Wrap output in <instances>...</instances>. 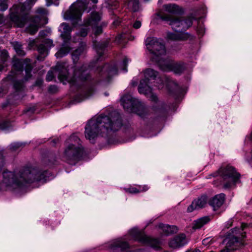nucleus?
Returning a JSON list of instances; mask_svg holds the SVG:
<instances>
[{
  "label": "nucleus",
  "mask_w": 252,
  "mask_h": 252,
  "mask_svg": "<svg viewBox=\"0 0 252 252\" xmlns=\"http://www.w3.org/2000/svg\"><path fill=\"white\" fill-rule=\"evenodd\" d=\"M4 164V157L0 152V175ZM51 175V173L47 170L32 166H24L14 172L5 170L2 172V180L0 176V190L6 187H20L25 183H45L49 179Z\"/></svg>",
  "instance_id": "obj_1"
},
{
  "label": "nucleus",
  "mask_w": 252,
  "mask_h": 252,
  "mask_svg": "<svg viewBox=\"0 0 252 252\" xmlns=\"http://www.w3.org/2000/svg\"><path fill=\"white\" fill-rule=\"evenodd\" d=\"M122 126L120 114L113 111L108 116L100 115L89 120L85 126V137L94 143L99 133L107 135L110 132L119 130Z\"/></svg>",
  "instance_id": "obj_2"
},
{
  "label": "nucleus",
  "mask_w": 252,
  "mask_h": 252,
  "mask_svg": "<svg viewBox=\"0 0 252 252\" xmlns=\"http://www.w3.org/2000/svg\"><path fill=\"white\" fill-rule=\"evenodd\" d=\"M54 69L58 73L59 79L64 84L68 82L72 85H79L91 80V76L86 65L75 68L72 76L69 75L65 63H58Z\"/></svg>",
  "instance_id": "obj_3"
},
{
  "label": "nucleus",
  "mask_w": 252,
  "mask_h": 252,
  "mask_svg": "<svg viewBox=\"0 0 252 252\" xmlns=\"http://www.w3.org/2000/svg\"><path fill=\"white\" fill-rule=\"evenodd\" d=\"M158 72L151 68H148L144 71V78L141 80L138 86V92L140 94H151V101L157 103L158 97L155 94L152 93V88L150 84L155 83L154 86L158 89L164 87V80L160 77H158Z\"/></svg>",
  "instance_id": "obj_4"
},
{
  "label": "nucleus",
  "mask_w": 252,
  "mask_h": 252,
  "mask_svg": "<svg viewBox=\"0 0 252 252\" xmlns=\"http://www.w3.org/2000/svg\"><path fill=\"white\" fill-rule=\"evenodd\" d=\"M80 141L76 135H71L67 141L68 144L64 149L63 158L70 164H75L83 157L84 151Z\"/></svg>",
  "instance_id": "obj_5"
},
{
  "label": "nucleus",
  "mask_w": 252,
  "mask_h": 252,
  "mask_svg": "<svg viewBox=\"0 0 252 252\" xmlns=\"http://www.w3.org/2000/svg\"><path fill=\"white\" fill-rule=\"evenodd\" d=\"M209 176L214 177L219 176L221 179L220 183H217L216 181H214L213 184L218 186L222 182H225L223 188L228 189L235 185L240 178V174L236 171L234 167L228 165L225 167H220L218 171Z\"/></svg>",
  "instance_id": "obj_6"
},
{
  "label": "nucleus",
  "mask_w": 252,
  "mask_h": 252,
  "mask_svg": "<svg viewBox=\"0 0 252 252\" xmlns=\"http://www.w3.org/2000/svg\"><path fill=\"white\" fill-rule=\"evenodd\" d=\"M121 101L124 108L128 112L135 113L141 117H144L147 113V109L144 103L129 94L124 95Z\"/></svg>",
  "instance_id": "obj_7"
},
{
  "label": "nucleus",
  "mask_w": 252,
  "mask_h": 252,
  "mask_svg": "<svg viewBox=\"0 0 252 252\" xmlns=\"http://www.w3.org/2000/svg\"><path fill=\"white\" fill-rule=\"evenodd\" d=\"M10 22L9 27L15 28H23L29 21H33L29 15V13L25 10H22L20 6H13L9 14Z\"/></svg>",
  "instance_id": "obj_8"
},
{
  "label": "nucleus",
  "mask_w": 252,
  "mask_h": 252,
  "mask_svg": "<svg viewBox=\"0 0 252 252\" xmlns=\"http://www.w3.org/2000/svg\"><path fill=\"white\" fill-rule=\"evenodd\" d=\"M246 237L243 228L235 227L227 236L226 246L234 251L243 245V239Z\"/></svg>",
  "instance_id": "obj_9"
},
{
  "label": "nucleus",
  "mask_w": 252,
  "mask_h": 252,
  "mask_svg": "<svg viewBox=\"0 0 252 252\" xmlns=\"http://www.w3.org/2000/svg\"><path fill=\"white\" fill-rule=\"evenodd\" d=\"M130 234L136 241L145 245L149 246L156 250L161 249L162 242L159 239L148 237L136 228L132 229L130 231Z\"/></svg>",
  "instance_id": "obj_10"
},
{
  "label": "nucleus",
  "mask_w": 252,
  "mask_h": 252,
  "mask_svg": "<svg viewBox=\"0 0 252 252\" xmlns=\"http://www.w3.org/2000/svg\"><path fill=\"white\" fill-rule=\"evenodd\" d=\"M146 42L147 48L151 53L157 56L165 54V47L162 40L154 37H148Z\"/></svg>",
  "instance_id": "obj_11"
},
{
  "label": "nucleus",
  "mask_w": 252,
  "mask_h": 252,
  "mask_svg": "<svg viewBox=\"0 0 252 252\" xmlns=\"http://www.w3.org/2000/svg\"><path fill=\"white\" fill-rule=\"evenodd\" d=\"M101 19V16L99 12L93 11L84 21L85 26H91L92 28L94 34L95 36L100 35L103 32L102 24L98 26Z\"/></svg>",
  "instance_id": "obj_12"
},
{
  "label": "nucleus",
  "mask_w": 252,
  "mask_h": 252,
  "mask_svg": "<svg viewBox=\"0 0 252 252\" xmlns=\"http://www.w3.org/2000/svg\"><path fill=\"white\" fill-rule=\"evenodd\" d=\"M208 203V196L205 194H201L194 199L187 208V212L191 213L196 210L204 208Z\"/></svg>",
  "instance_id": "obj_13"
},
{
  "label": "nucleus",
  "mask_w": 252,
  "mask_h": 252,
  "mask_svg": "<svg viewBox=\"0 0 252 252\" xmlns=\"http://www.w3.org/2000/svg\"><path fill=\"white\" fill-rule=\"evenodd\" d=\"M186 68V64L183 62H170L160 66V68L164 71H172L178 74H182Z\"/></svg>",
  "instance_id": "obj_14"
},
{
  "label": "nucleus",
  "mask_w": 252,
  "mask_h": 252,
  "mask_svg": "<svg viewBox=\"0 0 252 252\" xmlns=\"http://www.w3.org/2000/svg\"><path fill=\"white\" fill-rule=\"evenodd\" d=\"M97 70L102 77V79H108L111 76L117 73V68L116 65L109 63H106L103 66L98 67Z\"/></svg>",
  "instance_id": "obj_15"
},
{
  "label": "nucleus",
  "mask_w": 252,
  "mask_h": 252,
  "mask_svg": "<svg viewBox=\"0 0 252 252\" xmlns=\"http://www.w3.org/2000/svg\"><path fill=\"white\" fill-rule=\"evenodd\" d=\"M158 16L162 20L169 22V24L171 26L174 31L176 32H181V19L174 18L171 15L166 13L159 14Z\"/></svg>",
  "instance_id": "obj_16"
},
{
  "label": "nucleus",
  "mask_w": 252,
  "mask_h": 252,
  "mask_svg": "<svg viewBox=\"0 0 252 252\" xmlns=\"http://www.w3.org/2000/svg\"><path fill=\"white\" fill-rule=\"evenodd\" d=\"M112 249L114 251L121 252H140L139 250H130L129 245L122 239L117 240L111 245Z\"/></svg>",
  "instance_id": "obj_17"
},
{
  "label": "nucleus",
  "mask_w": 252,
  "mask_h": 252,
  "mask_svg": "<svg viewBox=\"0 0 252 252\" xmlns=\"http://www.w3.org/2000/svg\"><path fill=\"white\" fill-rule=\"evenodd\" d=\"M170 107L164 102L153 106V110L157 119H164Z\"/></svg>",
  "instance_id": "obj_18"
},
{
  "label": "nucleus",
  "mask_w": 252,
  "mask_h": 252,
  "mask_svg": "<svg viewBox=\"0 0 252 252\" xmlns=\"http://www.w3.org/2000/svg\"><path fill=\"white\" fill-rule=\"evenodd\" d=\"M166 87L171 94L177 95L181 92V88L176 82L169 77L165 76L164 78Z\"/></svg>",
  "instance_id": "obj_19"
},
{
  "label": "nucleus",
  "mask_w": 252,
  "mask_h": 252,
  "mask_svg": "<svg viewBox=\"0 0 252 252\" xmlns=\"http://www.w3.org/2000/svg\"><path fill=\"white\" fill-rule=\"evenodd\" d=\"M109 39L104 40L100 42H94V47L95 48L97 54L96 62L102 60L105 50L109 45Z\"/></svg>",
  "instance_id": "obj_20"
},
{
  "label": "nucleus",
  "mask_w": 252,
  "mask_h": 252,
  "mask_svg": "<svg viewBox=\"0 0 252 252\" xmlns=\"http://www.w3.org/2000/svg\"><path fill=\"white\" fill-rule=\"evenodd\" d=\"M225 197V195L223 193L217 194L209 200L208 199V204L214 211L217 210L224 203Z\"/></svg>",
  "instance_id": "obj_21"
},
{
  "label": "nucleus",
  "mask_w": 252,
  "mask_h": 252,
  "mask_svg": "<svg viewBox=\"0 0 252 252\" xmlns=\"http://www.w3.org/2000/svg\"><path fill=\"white\" fill-rule=\"evenodd\" d=\"M167 38L173 41H186L192 39L193 35L188 32H177V33L168 32L167 34Z\"/></svg>",
  "instance_id": "obj_22"
},
{
  "label": "nucleus",
  "mask_w": 252,
  "mask_h": 252,
  "mask_svg": "<svg viewBox=\"0 0 252 252\" xmlns=\"http://www.w3.org/2000/svg\"><path fill=\"white\" fill-rule=\"evenodd\" d=\"M81 15V11L79 9L75 8L70 11H66L65 13L64 18L66 20L77 23L80 18Z\"/></svg>",
  "instance_id": "obj_23"
},
{
  "label": "nucleus",
  "mask_w": 252,
  "mask_h": 252,
  "mask_svg": "<svg viewBox=\"0 0 252 252\" xmlns=\"http://www.w3.org/2000/svg\"><path fill=\"white\" fill-rule=\"evenodd\" d=\"M186 236L184 234L178 235L171 240L169 243L172 248H177L183 246L186 244Z\"/></svg>",
  "instance_id": "obj_24"
},
{
  "label": "nucleus",
  "mask_w": 252,
  "mask_h": 252,
  "mask_svg": "<svg viewBox=\"0 0 252 252\" xmlns=\"http://www.w3.org/2000/svg\"><path fill=\"white\" fill-rule=\"evenodd\" d=\"M59 31L61 32V36L64 40H69L70 38V32L71 28L66 23H63L60 27Z\"/></svg>",
  "instance_id": "obj_25"
},
{
  "label": "nucleus",
  "mask_w": 252,
  "mask_h": 252,
  "mask_svg": "<svg viewBox=\"0 0 252 252\" xmlns=\"http://www.w3.org/2000/svg\"><path fill=\"white\" fill-rule=\"evenodd\" d=\"M158 226V228L161 229L162 231V232L160 233L166 236L176 233L178 231L177 226L175 225H169L168 224L159 223Z\"/></svg>",
  "instance_id": "obj_26"
},
{
  "label": "nucleus",
  "mask_w": 252,
  "mask_h": 252,
  "mask_svg": "<svg viewBox=\"0 0 252 252\" xmlns=\"http://www.w3.org/2000/svg\"><path fill=\"white\" fill-rule=\"evenodd\" d=\"M165 10L172 14H181L183 13L182 8L175 4H167L163 5Z\"/></svg>",
  "instance_id": "obj_27"
},
{
  "label": "nucleus",
  "mask_w": 252,
  "mask_h": 252,
  "mask_svg": "<svg viewBox=\"0 0 252 252\" xmlns=\"http://www.w3.org/2000/svg\"><path fill=\"white\" fill-rule=\"evenodd\" d=\"M210 219L208 216H204L194 220L192 223V229L194 230L200 229L203 225L208 223Z\"/></svg>",
  "instance_id": "obj_28"
},
{
  "label": "nucleus",
  "mask_w": 252,
  "mask_h": 252,
  "mask_svg": "<svg viewBox=\"0 0 252 252\" xmlns=\"http://www.w3.org/2000/svg\"><path fill=\"white\" fill-rule=\"evenodd\" d=\"M24 62L26 63L25 66V75L24 77V80L25 81H28L32 77V71L33 69V66L30 63L31 60L28 58H26L24 60Z\"/></svg>",
  "instance_id": "obj_29"
},
{
  "label": "nucleus",
  "mask_w": 252,
  "mask_h": 252,
  "mask_svg": "<svg viewBox=\"0 0 252 252\" xmlns=\"http://www.w3.org/2000/svg\"><path fill=\"white\" fill-rule=\"evenodd\" d=\"M32 18L33 19H35L33 21L29 20V21H31L33 23L30 24L26 28V31L29 32L31 34L33 35L38 30V27L36 24V22L37 21L38 17H32Z\"/></svg>",
  "instance_id": "obj_30"
},
{
  "label": "nucleus",
  "mask_w": 252,
  "mask_h": 252,
  "mask_svg": "<svg viewBox=\"0 0 252 252\" xmlns=\"http://www.w3.org/2000/svg\"><path fill=\"white\" fill-rule=\"evenodd\" d=\"M44 163L47 166H51L56 164L57 157L54 153H50L43 158Z\"/></svg>",
  "instance_id": "obj_31"
},
{
  "label": "nucleus",
  "mask_w": 252,
  "mask_h": 252,
  "mask_svg": "<svg viewBox=\"0 0 252 252\" xmlns=\"http://www.w3.org/2000/svg\"><path fill=\"white\" fill-rule=\"evenodd\" d=\"M85 45H81L72 53V59L74 64L77 63L79 56L83 53L85 50Z\"/></svg>",
  "instance_id": "obj_32"
},
{
  "label": "nucleus",
  "mask_w": 252,
  "mask_h": 252,
  "mask_svg": "<svg viewBox=\"0 0 252 252\" xmlns=\"http://www.w3.org/2000/svg\"><path fill=\"white\" fill-rule=\"evenodd\" d=\"M37 51L39 55L37 56V60L39 61H44L47 54V47L44 44H40L37 47Z\"/></svg>",
  "instance_id": "obj_33"
},
{
  "label": "nucleus",
  "mask_w": 252,
  "mask_h": 252,
  "mask_svg": "<svg viewBox=\"0 0 252 252\" xmlns=\"http://www.w3.org/2000/svg\"><path fill=\"white\" fill-rule=\"evenodd\" d=\"M181 32H184V31H186L188 28L192 26V19L191 18L181 19Z\"/></svg>",
  "instance_id": "obj_34"
},
{
  "label": "nucleus",
  "mask_w": 252,
  "mask_h": 252,
  "mask_svg": "<svg viewBox=\"0 0 252 252\" xmlns=\"http://www.w3.org/2000/svg\"><path fill=\"white\" fill-rule=\"evenodd\" d=\"M26 64L24 60L15 59L12 61L13 68L17 71H23L24 65Z\"/></svg>",
  "instance_id": "obj_35"
},
{
  "label": "nucleus",
  "mask_w": 252,
  "mask_h": 252,
  "mask_svg": "<svg viewBox=\"0 0 252 252\" xmlns=\"http://www.w3.org/2000/svg\"><path fill=\"white\" fill-rule=\"evenodd\" d=\"M13 47L16 51L17 54L20 56H24L26 55L25 52L24 51L22 44L15 41L12 43Z\"/></svg>",
  "instance_id": "obj_36"
},
{
  "label": "nucleus",
  "mask_w": 252,
  "mask_h": 252,
  "mask_svg": "<svg viewBox=\"0 0 252 252\" xmlns=\"http://www.w3.org/2000/svg\"><path fill=\"white\" fill-rule=\"evenodd\" d=\"M37 0H26L20 6L22 10H25L29 13V11Z\"/></svg>",
  "instance_id": "obj_37"
},
{
  "label": "nucleus",
  "mask_w": 252,
  "mask_h": 252,
  "mask_svg": "<svg viewBox=\"0 0 252 252\" xmlns=\"http://www.w3.org/2000/svg\"><path fill=\"white\" fill-rule=\"evenodd\" d=\"M70 51V48L67 46L62 47L55 54L57 58H61L66 56Z\"/></svg>",
  "instance_id": "obj_38"
},
{
  "label": "nucleus",
  "mask_w": 252,
  "mask_h": 252,
  "mask_svg": "<svg viewBox=\"0 0 252 252\" xmlns=\"http://www.w3.org/2000/svg\"><path fill=\"white\" fill-rule=\"evenodd\" d=\"M11 126V122L8 119L0 120V129L4 130Z\"/></svg>",
  "instance_id": "obj_39"
},
{
  "label": "nucleus",
  "mask_w": 252,
  "mask_h": 252,
  "mask_svg": "<svg viewBox=\"0 0 252 252\" xmlns=\"http://www.w3.org/2000/svg\"><path fill=\"white\" fill-rule=\"evenodd\" d=\"M131 10L133 12L138 11L139 9V2L138 0H132L129 2Z\"/></svg>",
  "instance_id": "obj_40"
},
{
  "label": "nucleus",
  "mask_w": 252,
  "mask_h": 252,
  "mask_svg": "<svg viewBox=\"0 0 252 252\" xmlns=\"http://www.w3.org/2000/svg\"><path fill=\"white\" fill-rule=\"evenodd\" d=\"M94 91V87L93 86H89L83 92L82 95L84 97L87 98L91 96Z\"/></svg>",
  "instance_id": "obj_41"
},
{
  "label": "nucleus",
  "mask_w": 252,
  "mask_h": 252,
  "mask_svg": "<svg viewBox=\"0 0 252 252\" xmlns=\"http://www.w3.org/2000/svg\"><path fill=\"white\" fill-rule=\"evenodd\" d=\"M23 80H16L14 82L13 87L17 91H20L24 87Z\"/></svg>",
  "instance_id": "obj_42"
},
{
  "label": "nucleus",
  "mask_w": 252,
  "mask_h": 252,
  "mask_svg": "<svg viewBox=\"0 0 252 252\" xmlns=\"http://www.w3.org/2000/svg\"><path fill=\"white\" fill-rule=\"evenodd\" d=\"M85 26V27L81 28L80 29L77 33L78 35L83 37L87 35L89 31V28H87L88 26Z\"/></svg>",
  "instance_id": "obj_43"
},
{
  "label": "nucleus",
  "mask_w": 252,
  "mask_h": 252,
  "mask_svg": "<svg viewBox=\"0 0 252 252\" xmlns=\"http://www.w3.org/2000/svg\"><path fill=\"white\" fill-rule=\"evenodd\" d=\"M8 57V52L6 50L1 51L0 53V62L4 63L6 61Z\"/></svg>",
  "instance_id": "obj_44"
},
{
  "label": "nucleus",
  "mask_w": 252,
  "mask_h": 252,
  "mask_svg": "<svg viewBox=\"0 0 252 252\" xmlns=\"http://www.w3.org/2000/svg\"><path fill=\"white\" fill-rule=\"evenodd\" d=\"M22 146V143H20L19 142L13 143L10 145V149L12 151H16L18 150Z\"/></svg>",
  "instance_id": "obj_45"
},
{
  "label": "nucleus",
  "mask_w": 252,
  "mask_h": 252,
  "mask_svg": "<svg viewBox=\"0 0 252 252\" xmlns=\"http://www.w3.org/2000/svg\"><path fill=\"white\" fill-rule=\"evenodd\" d=\"M125 190L126 192L129 193L135 194L139 193V190L137 189L136 187H130L128 188L125 189Z\"/></svg>",
  "instance_id": "obj_46"
},
{
  "label": "nucleus",
  "mask_w": 252,
  "mask_h": 252,
  "mask_svg": "<svg viewBox=\"0 0 252 252\" xmlns=\"http://www.w3.org/2000/svg\"><path fill=\"white\" fill-rule=\"evenodd\" d=\"M59 91V89L56 85H50L48 88V92L51 94H56Z\"/></svg>",
  "instance_id": "obj_47"
},
{
  "label": "nucleus",
  "mask_w": 252,
  "mask_h": 252,
  "mask_svg": "<svg viewBox=\"0 0 252 252\" xmlns=\"http://www.w3.org/2000/svg\"><path fill=\"white\" fill-rule=\"evenodd\" d=\"M128 61H129V60L126 57H125L123 60V61L122 63V66H123L122 70L125 72H127V63H128Z\"/></svg>",
  "instance_id": "obj_48"
},
{
  "label": "nucleus",
  "mask_w": 252,
  "mask_h": 252,
  "mask_svg": "<svg viewBox=\"0 0 252 252\" xmlns=\"http://www.w3.org/2000/svg\"><path fill=\"white\" fill-rule=\"evenodd\" d=\"M136 188L137 189L139 190V193L141 192H145L149 189V187L147 185H138Z\"/></svg>",
  "instance_id": "obj_49"
},
{
  "label": "nucleus",
  "mask_w": 252,
  "mask_h": 252,
  "mask_svg": "<svg viewBox=\"0 0 252 252\" xmlns=\"http://www.w3.org/2000/svg\"><path fill=\"white\" fill-rule=\"evenodd\" d=\"M46 5L49 6L52 4L58 5L59 4L60 0H46Z\"/></svg>",
  "instance_id": "obj_50"
},
{
  "label": "nucleus",
  "mask_w": 252,
  "mask_h": 252,
  "mask_svg": "<svg viewBox=\"0 0 252 252\" xmlns=\"http://www.w3.org/2000/svg\"><path fill=\"white\" fill-rule=\"evenodd\" d=\"M54 78V73L52 71H49L46 75V79L48 82L52 81Z\"/></svg>",
  "instance_id": "obj_51"
},
{
  "label": "nucleus",
  "mask_w": 252,
  "mask_h": 252,
  "mask_svg": "<svg viewBox=\"0 0 252 252\" xmlns=\"http://www.w3.org/2000/svg\"><path fill=\"white\" fill-rule=\"evenodd\" d=\"M8 8L7 4L4 2H0V11H3L6 10Z\"/></svg>",
  "instance_id": "obj_52"
},
{
  "label": "nucleus",
  "mask_w": 252,
  "mask_h": 252,
  "mask_svg": "<svg viewBox=\"0 0 252 252\" xmlns=\"http://www.w3.org/2000/svg\"><path fill=\"white\" fill-rule=\"evenodd\" d=\"M141 23L139 21H136L133 24V27L135 29H138L140 28Z\"/></svg>",
  "instance_id": "obj_53"
},
{
  "label": "nucleus",
  "mask_w": 252,
  "mask_h": 252,
  "mask_svg": "<svg viewBox=\"0 0 252 252\" xmlns=\"http://www.w3.org/2000/svg\"><path fill=\"white\" fill-rule=\"evenodd\" d=\"M212 240L210 239L209 238H207L203 240L202 241V244L204 245H207L210 244H211Z\"/></svg>",
  "instance_id": "obj_54"
},
{
  "label": "nucleus",
  "mask_w": 252,
  "mask_h": 252,
  "mask_svg": "<svg viewBox=\"0 0 252 252\" xmlns=\"http://www.w3.org/2000/svg\"><path fill=\"white\" fill-rule=\"evenodd\" d=\"M43 83V81L41 79H37L36 82H35V85L36 86H40L42 85Z\"/></svg>",
  "instance_id": "obj_55"
},
{
  "label": "nucleus",
  "mask_w": 252,
  "mask_h": 252,
  "mask_svg": "<svg viewBox=\"0 0 252 252\" xmlns=\"http://www.w3.org/2000/svg\"><path fill=\"white\" fill-rule=\"evenodd\" d=\"M45 32H46L45 31H41L39 32V35H40L41 36H44L46 35Z\"/></svg>",
  "instance_id": "obj_56"
},
{
  "label": "nucleus",
  "mask_w": 252,
  "mask_h": 252,
  "mask_svg": "<svg viewBox=\"0 0 252 252\" xmlns=\"http://www.w3.org/2000/svg\"><path fill=\"white\" fill-rule=\"evenodd\" d=\"M3 63H2L0 62V72H1L4 68V66L3 65Z\"/></svg>",
  "instance_id": "obj_57"
},
{
  "label": "nucleus",
  "mask_w": 252,
  "mask_h": 252,
  "mask_svg": "<svg viewBox=\"0 0 252 252\" xmlns=\"http://www.w3.org/2000/svg\"><path fill=\"white\" fill-rule=\"evenodd\" d=\"M59 142L58 139H53L51 142L53 143V145L54 146L56 144H57Z\"/></svg>",
  "instance_id": "obj_58"
},
{
  "label": "nucleus",
  "mask_w": 252,
  "mask_h": 252,
  "mask_svg": "<svg viewBox=\"0 0 252 252\" xmlns=\"http://www.w3.org/2000/svg\"><path fill=\"white\" fill-rule=\"evenodd\" d=\"M187 252H200V251L198 249H195L193 250L188 251Z\"/></svg>",
  "instance_id": "obj_59"
},
{
  "label": "nucleus",
  "mask_w": 252,
  "mask_h": 252,
  "mask_svg": "<svg viewBox=\"0 0 252 252\" xmlns=\"http://www.w3.org/2000/svg\"><path fill=\"white\" fill-rule=\"evenodd\" d=\"M3 22V16L2 15L0 14V25Z\"/></svg>",
  "instance_id": "obj_60"
},
{
  "label": "nucleus",
  "mask_w": 252,
  "mask_h": 252,
  "mask_svg": "<svg viewBox=\"0 0 252 252\" xmlns=\"http://www.w3.org/2000/svg\"><path fill=\"white\" fill-rule=\"evenodd\" d=\"M91 0L94 3H97L98 2V0Z\"/></svg>",
  "instance_id": "obj_61"
},
{
  "label": "nucleus",
  "mask_w": 252,
  "mask_h": 252,
  "mask_svg": "<svg viewBox=\"0 0 252 252\" xmlns=\"http://www.w3.org/2000/svg\"><path fill=\"white\" fill-rule=\"evenodd\" d=\"M2 108H4V107H5L6 106V104H2Z\"/></svg>",
  "instance_id": "obj_62"
},
{
  "label": "nucleus",
  "mask_w": 252,
  "mask_h": 252,
  "mask_svg": "<svg viewBox=\"0 0 252 252\" xmlns=\"http://www.w3.org/2000/svg\"><path fill=\"white\" fill-rule=\"evenodd\" d=\"M231 223H232V222H231ZM230 226H231V223H230L228 226H227V225H226V227L227 228H229Z\"/></svg>",
  "instance_id": "obj_63"
},
{
  "label": "nucleus",
  "mask_w": 252,
  "mask_h": 252,
  "mask_svg": "<svg viewBox=\"0 0 252 252\" xmlns=\"http://www.w3.org/2000/svg\"><path fill=\"white\" fill-rule=\"evenodd\" d=\"M105 94L106 96H107V95H108V94H106V93H105Z\"/></svg>",
  "instance_id": "obj_64"
}]
</instances>
